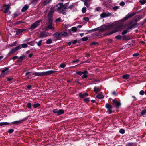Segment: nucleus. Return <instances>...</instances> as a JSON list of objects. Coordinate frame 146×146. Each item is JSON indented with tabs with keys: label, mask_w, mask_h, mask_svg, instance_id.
<instances>
[{
	"label": "nucleus",
	"mask_w": 146,
	"mask_h": 146,
	"mask_svg": "<svg viewBox=\"0 0 146 146\" xmlns=\"http://www.w3.org/2000/svg\"><path fill=\"white\" fill-rule=\"evenodd\" d=\"M128 19H121V20L116 21L113 24L111 27L113 28H117L119 29L120 27H122L124 24V22Z\"/></svg>",
	"instance_id": "obj_1"
},
{
	"label": "nucleus",
	"mask_w": 146,
	"mask_h": 146,
	"mask_svg": "<svg viewBox=\"0 0 146 146\" xmlns=\"http://www.w3.org/2000/svg\"><path fill=\"white\" fill-rule=\"evenodd\" d=\"M129 26L127 28L126 30H125L123 31L122 33V35H125L128 32V30L129 29H132L136 28L137 24L136 23H132V22H129Z\"/></svg>",
	"instance_id": "obj_2"
},
{
	"label": "nucleus",
	"mask_w": 146,
	"mask_h": 146,
	"mask_svg": "<svg viewBox=\"0 0 146 146\" xmlns=\"http://www.w3.org/2000/svg\"><path fill=\"white\" fill-rule=\"evenodd\" d=\"M42 21V20L41 19H40L36 21L31 25L30 27L29 28V29H31V30H34L40 25V23Z\"/></svg>",
	"instance_id": "obj_3"
},
{
	"label": "nucleus",
	"mask_w": 146,
	"mask_h": 146,
	"mask_svg": "<svg viewBox=\"0 0 146 146\" xmlns=\"http://www.w3.org/2000/svg\"><path fill=\"white\" fill-rule=\"evenodd\" d=\"M21 48V46L20 45H19L18 46L13 48H12L9 51V52L8 53V54L7 55V56H8L12 54L15 53L16 51L20 49Z\"/></svg>",
	"instance_id": "obj_4"
},
{
	"label": "nucleus",
	"mask_w": 146,
	"mask_h": 146,
	"mask_svg": "<svg viewBox=\"0 0 146 146\" xmlns=\"http://www.w3.org/2000/svg\"><path fill=\"white\" fill-rule=\"evenodd\" d=\"M53 112L54 113L56 114L58 116H59L64 113V111L63 110H58V109H56L53 110Z\"/></svg>",
	"instance_id": "obj_5"
},
{
	"label": "nucleus",
	"mask_w": 146,
	"mask_h": 146,
	"mask_svg": "<svg viewBox=\"0 0 146 146\" xmlns=\"http://www.w3.org/2000/svg\"><path fill=\"white\" fill-rule=\"evenodd\" d=\"M26 56L25 55H22L18 58V60L16 61L17 64H15V65H20V63L23 60L25 59Z\"/></svg>",
	"instance_id": "obj_6"
},
{
	"label": "nucleus",
	"mask_w": 146,
	"mask_h": 146,
	"mask_svg": "<svg viewBox=\"0 0 146 146\" xmlns=\"http://www.w3.org/2000/svg\"><path fill=\"white\" fill-rule=\"evenodd\" d=\"M54 10H55V7L52 6L50 9V11L48 15V18H52Z\"/></svg>",
	"instance_id": "obj_7"
},
{
	"label": "nucleus",
	"mask_w": 146,
	"mask_h": 146,
	"mask_svg": "<svg viewBox=\"0 0 146 146\" xmlns=\"http://www.w3.org/2000/svg\"><path fill=\"white\" fill-rule=\"evenodd\" d=\"M49 33L48 32L46 31H43L40 33L39 35L38 38H44L47 36Z\"/></svg>",
	"instance_id": "obj_8"
},
{
	"label": "nucleus",
	"mask_w": 146,
	"mask_h": 146,
	"mask_svg": "<svg viewBox=\"0 0 146 146\" xmlns=\"http://www.w3.org/2000/svg\"><path fill=\"white\" fill-rule=\"evenodd\" d=\"M11 4H8L7 5H6L5 4H4L3 6L4 12L5 13L8 12L11 8Z\"/></svg>",
	"instance_id": "obj_9"
},
{
	"label": "nucleus",
	"mask_w": 146,
	"mask_h": 146,
	"mask_svg": "<svg viewBox=\"0 0 146 146\" xmlns=\"http://www.w3.org/2000/svg\"><path fill=\"white\" fill-rule=\"evenodd\" d=\"M113 102L114 105L115 106L117 109H119L121 106V103L115 100H113Z\"/></svg>",
	"instance_id": "obj_10"
},
{
	"label": "nucleus",
	"mask_w": 146,
	"mask_h": 146,
	"mask_svg": "<svg viewBox=\"0 0 146 146\" xmlns=\"http://www.w3.org/2000/svg\"><path fill=\"white\" fill-rule=\"evenodd\" d=\"M105 107L108 111V113L110 114H111L112 113L111 111L112 109V106L108 103H107L106 104Z\"/></svg>",
	"instance_id": "obj_11"
},
{
	"label": "nucleus",
	"mask_w": 146,
	"mask_h": 146,
	"mask_svg": "<svg viewBox=\"0 0 146 146\" xmlns=\"http://www.w3.org/2000/svg\"><path fill=\"white\" fill-rule=\"evenodd\" d=\"M111 13L109 12L103 13L100 14V16L102 18H105L110 16Z\"/></svg>",
	"instance_id": "obj_12"
},
{
	"label": "nucleus",
	"mask_w": 146,
	"mask_h": 146,
	"mask_svg": "<svg viewBox=\"0 0 146 146\" xmlns=\"http://www.w3.org/2000/svg\"><path fill=\"white\" fill-rule=\"evenodd\" d=\"M146 21V19H145L144 21H141L139 23H138L137 24V23L136 22H134L133 21H130V22H132V23H136L137 24V26L136 27H142L143 25V24Z\"/></svg>",
	"instance_id": "obj_13"
},
{
	"label": "nucleus",
	"mask_w": 146,
	"mask_h": 146,
	"mask_svg": "<svg viewBox=\"0 0 146 146\" xmlns=\"http://www.w3.org/2000/svg\"><path fill=\"white\" fill-rule=\"evenodd\" d=\"M52 70L41 72L42 76H46L52 74Z\"/></svg>",
	"instance_id": "obj_14"
},
{
	"label": "nucleus",
	"mask_w": 146,
	"mask_h": 146,
	"mask_svg": "<svg viewBox=\"0 0 146 146\" xmlns=\"http://www.w3.org/2000/svg\"><path fill=\"white\" fill-rule=\"evenodd\" d=\"M29 75L30 76H33L34 77L36 76H42L41 72H34L31 74H30Z\"/></svg>",
	"instance_id": "obj_15"
},
{
	"label": "nucleus",
	"mask_w": 146,
	"mask_h": 146,
	"mask_svg": "<svg viewBox=\"0 0 146 146\" xmlns=\"http://www.w3.org/2000/svg\"><path fill=\"white\" fill-rule=\"evenodd\" d=\"M53 7H55V10H56V8L58 7L57 11H58L60 10L62 7H63V3H59Z\"/></svg>",
	"instance_id": "obj_16"
},
{
	"label": "nucleus",
	"mask_w": 146,
	"mask_h": 146,
	"mask_svg": "<svg viewBox=\"0 0 146 146\" xmlns=\"http://www.w3.org/2000/svg\"><path fill=\"white\" fill-rule=\"evenodd\" d=\"M53 36L55 38H60L61 37L60 32H56L53 34Z\"/></svg>",
	"instance_id": "obj_17"
},
{
	"label": "nucleus",
	"mask_w": 146,
	"mask_h": 146,
	"mask_svg": "<svg viewBox=\"0 0 146 146\" xmlns=\"http://www.w3.org/2000/svg\"><path fill=\"white\" fill-rule=\"evenodd\" d=\"M49 19L50 24L48 25L46 28V30L53 29L54 27L52 25V22L51 21L52 19Z\"/></svg>",
	"instance_id": "obj_18"
},
{
	"label": "nucleus",
	"mask_w": 146,
	"mask_h": 146,
	"mask_svg": "<svg viewBox=\"0 0 146 146\" xmlns=\"http://www.w3.org/2000/svg\"><path fill=\"white\" fill-rule=\"evenodd\" d=\"M84 5L88 8H89L90 4V1L89 0H84Z\"/></svg>",
	"instance_id": "obj_19"
},
{
	"label": "nucleus",
	"mask_w": 146,
	"mask_h": 146,
	"mask_svg": "<svg viewBox=\"0 0 146 146\" xmlns=\"http://www.w3.org/2000/svg\"><path fill=\"white\" fill-rule=\"evenodd\" d=\"M77 30V28L76 27H72L70 29L68 30V32L70 33H72L76 31Z\"/></svg>",
	"instance_id": "obj_20"
},
{
	"label": "nucleus",
	"mask_w": 146,
	"mask_h": 146,
	"mask_svg": "<svg viewBox=\"0 0 146 146\" xmlns=\"http://www.w3.org/2000/svg\"><path fill=\"white\" fill-rule=\"evenodd\" d=\"M97 28H98V31H102L103 30L106 29L107 28V26L104 25L97 27Z\"/></svg>",
	"instance_id": "obj_21"
},
{
	"label": "nucleus",
	"mask_w": 146,
	"mask_h": 146,
	"mask_svg": "<svg viewBox=\"0 0 146 146\" xmlns=\"http://www.w3.org/2000/svg\"><path fill=\"white\" fill-rule=\"evenodd\" d=\"M136 13L135 12H132L130 13H129L123 18H129L134 15Z\"/></svg>",
	"instance_id": "obj_22"
},
{
	"label": "nucleus",
	"mask_w": 146,
	"mask_h": 146,
	"mask_svg": "<svg viewBox=\"0 0 146 146\" xmlns=\"http://www.w3.org/2000/svg\"><path fill=\"white\" fill-rule=\"evenodd\" d=\"M22 123L23 122L21 119V120H19L16 121H14L11 122L10 123H11V124L17 125L18 124H20Z\"/></svg>",
	"instance_id": "obj_23"
},
{
	"label": "nucleus",
	"mask_w": 146,
	"mask_h": 146,
	"mask_svg": "<svg viewBox=\"0 0 146 146\" xmlns=\"http://www.w3.org/2000/svg\"><path fill=\"white\" fill-rule=\"evenodd\" d=\"M88 95V94L86 92H85L83 94L80 93L79 94V96L81 98H84L85 96H87Z\"/></svg>",
	"instance_id": "obj_24"
},
{
	"label": "nucleus",
	"mask_w": 146,
	"mask_h": 146,
	"mask_svg": "<svg viewBox=\"0 0 146 146\" xmlns=\"http://www.w3.org/2000/svg\"><path fill=\"white\" fill-rule=\"evenodd\" d=\"M29 6L27 5H25L21 9V11L22 12H24L27 10L29 8Z\"/></svg>",
	"instance_id": "obj_25"
},
{
	"label": "nucleus",
	"mask_w": 146,
	"mask_h": 146,
	"mask_svg": "<svg viewBox=\"0 0 146 146\" xmlns=\"http://www.w3.org/2000/svg\"><path fill=\"white\" fill-rule=\"evenodd\" d=\"M62 37H66L68 35V33L66 31H62L60 32Z\"/></svg>",
	"instance_id": "obj_26"
},
{
	"label": "nucleus",
	"mask_w": 146,
	"mask_h": 146,
	"mask_svg": "<svg viewBox=\"0 0 146 146\" xmlns=\"http://www.w3.org/2000/svg\"><path fill=\"white\" fill-rule=\"evenodd\" d=\"M9 124L11 125L10 123L7 122H1L0 123V126L7 125Z\"/></svg>",
	"instance_id": "obj_27"
},
{
	"label": "nucleus",
	"mask_w": 146,
	"mask_h": 146,
	"mask_svg": "<svg viewBox=\"0 0 146 146\" xmlns=\"http://www.w3.org/2000/svg\"><path fill=\"white\" fill-rule=\"evenodd\" d=\"M51 1V0H45L43 2V4L44 6H45L49 4L50 3Z\"/></svg>",
	"instance_id": "obj_28"
},
{
	"label": "nucleus",
	"mask_w": 146,
	"mask_h": 146,
	"mask_svg": "<svg viewBox=\"0 0 146 146\" xmlns=\"http://www.w3.org/2000/svg\"><path fill=\"white\" fill-rule=\"evenodd\" d=\"M84 73L83 74V75L82 76V78H86L88 77V75L86 74L88 73V72L87 71L85 70L84 72Z\"/></svg>",
	"instance_id": "obj_29"
},
{
	"label": "nucleus",
	"mask_w": 146,
	"mask_h": 146,
	"mask_svg": "<svg viewBox=\"0 0 146 146\" xmlns=\"http://www.w3.org/2000/svg\"><path fill=\"white\" fill-rule=\"evenodd\" d=\"M30 4H33L34 5H36L40 0H31Z\"/></svg>",
	"instance_id": "obj_30"
},
{
	"label": "nucleus",
	"mask_w": 146,
	"mask_h": 146,
	"mask_svg": "<svg viewBox=\"0 0 146 146\" xmlns=\"http://www.w3.org/2000/svg\"><path fill=\"white\" fill-rule=\"evenodd\" d=\"M94 92L96 93H97L99 91H100V90L99 88L98 87H95L94 88Z\"/></svg>",
	"instance_id": "obj_31"
},
{
	"label": "nucleus",
	"mask_w": 146,
	"mask_h": 146,
	"mask_svg": "<svg viewBox=\"0 0 146 146\" xmlns=\"http://www.w3.org/2000/svg\"><path fill=\"white\" fill-rule=\"evenodd\" d=\"M26 23L25 21L24 20L19 21H16L15 23V25L19 24L21 23Z\"/></svg>",
	"instance_id": "obj_32"
},
{
	"label": "nucleus",
	"mask_w": 146,
	"mask_h": 146,
	"mask_svg": "<svg viewBox=\"0 0 146 146\" xmlns=\"http://www.w3.org/2000/svg\"><path fill=\"white\" fill-rule=\"evenodd\" d=\"M26 30L25 29H19L17 31H16V33L17 34H19L23 32L24 31Z\"/></svg>",
	"instance_id": "obj_33"
},
{
	"label": "nucleus",
	"mask_w": 146,
	"mask_h": 146,
	"mask_svg": "<svg viewBox=\"0 0 146 146\" xmlns=\"http://www.w3.org/2000/svg\"><path fill=\"white\" fill-rule=\"evenodd\" d=\"M130 77V76L128 74H126L122 76V77L124 79H129Z\"/></svg>",
	"instance_id": "obj_34"
},
{
	"label": "nucleus",
	"mask_w": 146,
	"mask_h": 146,
	"mask_svg": "<svg viewBox=\"0 0 146 146\" xmlns=\"http://www.w3.org/2000/svg\"><path fill=\"white\" fill-rule=\"evenodd\" d=\"M69 3V2H68L64 5H63V8L64 9H68V7Z\"/></svg>",
	"instance_id": "obj_35"
},
{
	"label": "nucleus",
	"mask_w": 146,
	"mask_h": 146,
	"mask_svg": "<svg viewBox=\"0 0 146 146\" xmlns=\"http://www.w3.org/2000/svg\"><path fill=\"white\" fill-rule=\"evenodd\" d=\"M96 97L98 99H102L104 98V96L103 95L101 94H98Z\"/></svg>",
	"instance_id": "obj_36"
},
{
	"label": "nucleus",
	"mask_w": 146,
	"mask_h": 146,
	"mask_svg": "<svg viewBox=\"0 0 146 146\" xmlns=\"http://www.w3.org/2000/svg\"><path fill=\"white\" fill-rule=\"evenodd\" d=\"M141 114L142 116H144L146 114V109L143 110L140 113Z\"/></svg>",
	"instance_id": "obj_37"
},
{
	"label": "nucleus",
	"mask_w": 146,
	"mask_h": 146,
	"mask_svg": "<svg viewBox=\"0 0 146 146\" xmlns=\"http://www.w3.org/2000/svg\"><path fill=\"white\" fill-rule=\"evenodd\" d=\"M66 66V65L64 62H63L59 66V67L61 68H64Z\"/></svg>",
	"instance_id": "obj_38"
},
{
	"label": "nucleus",
	"mask_w": 146,
	"mask_h": 146,
	"mask_svg": "<svg viewBox=\"0 0 146 146\" xmlns=\"http://www.w3.org/2000/svg\"><path fill=\"white\" fill-rule=\"evenodd\" d=\"M27 44L31 46H34L35 45V42L34 41H31L28 42Z\"/></svg>",
	"instance_id": "obj_39"
},
{
	"label": "nucleus",
	"mask_w": 146,
	"mask_h": 146,
	"mask_svg": "<svg viewBox=\"0 0 146 146\" xmlns=\"http://www.w3.org/2000/svg\"><path fill=\"white\" fill-rule=\"evenodd\" d=\"M92 82L93 84H96L100 82V80H97L95 79L93 80Z\"/></svg>",
	"instance_id": "obj_40"
},
{
	"label": "nucleus",
	"mask_w": 146,
	"mask_h": 146,
	"mask_svg": "<svg viewBox=\"0 0 146 146\" xmlns=\"http://www.w3.org/2000/svg\"><path fill=\"white\" fill-rule=\"evenodd\" d=\"M40 106V104L39 103H35L34 104L33 106V107L35 108H36L39 107Z\"/></svg>",
	"instance_id": "obj_41"
},
{
	"label": "nucleus",
	"mask_w": 146,
	"mask_h": 146,
	"mask_svg": "<svg viewBox=\"0 0 146 146\" xmlns=\"http://www.w3.org/2000/svg\"><path fill=\"white\" fill-rule=\"evenodd\" d=\"M27 106L28 107V108L30 109V110H32L31 108V103L30 102H28L27 103Z\"/></svg>",
	"instance_id": "obj_42"
},
{
	"label": "nucleus",
	"mask_w": 146,
	"mask_h": 146,
	"mask_svg": "<svg viewBox=\"0 0 146 146\" xmlns=\"http://www.w3.org/2000/svg\"><path fill=\"white\" fill-rule=\"evenodd\" d=\"M117 31V30H113L112 31H111L110 32H109L107 34V35H111L113 34L114 33H115V32H116Z\"/></svg>",
	"instance_id": "obj_43"
},
{
	"label": "nucleus",
	"mask_w": 146,
	"mask_h": 146,
	"mask_svg": "<svg viewBox=\"0 0 146 146\" xmlns=\"http://www.w3.org/2000/svg\"><path fill=\"white\" fill-rule=\"evenodd\" d=\"M52 43V41L50 38L48 39L46 41V43L47 44H50Z\"/></svg>",
	"instance_id": "obj_44"
},
{
	"label": "nucleus",
	"mask_w": 146,
	"mask_h": 146,
	"mask_svg": "<svg viewBox=\"0 0 146 146\" xmlns=\"http://www.w3.org/2000/svg\"><path fill=\"white\" fill-rule=\"evenodd\" d=\"M19 14L17 12H15L12 15V17L13 18H15L17 17Z\"/></svg>",
	"instance_id": "obj_45"
},
{
	"label": "nucleus",
	"mask_w": 146,
	"mask_h": 146,
	"mask_svg": "<svg viewBox=\"0 0 146 146\" xmlns=\"http://www.w3.org/2000/svg\"><path fill=\"white\" fill-rule=\"evenodd\" d=\"M101 9V7L98 6L95 9V11H99Z\"/></svg>",
	"instance_id": "obj_46"
},
{
	"label": "nucleus",
	"mask_w": 146,
	"mask_h": 146,
	"mask_svg": "<svg viewBox=\"0 0 146 146\" xmlns=\"http://www.w3.org/2000/svg\"><path fill=\"white\" fill-rule=\"evenodd\" d=\"M42 40H40L37 43V45L38 47H40L41 46V44L42 43Z\"/></svg>",
	"instance_id": "obj_47"
},
{
	"label": "nucleus",
	"mask_w": 146,
	"mask_h": 146,
	"mask_svg": "<svg viewBox=\"0 0 146 146\" xmlns=\"http://www.w3.org/2000/svg\"><path fill=\"white\" fill-rule=\"evenodd\" d=\"M27 44H22L21 46V48H26L28 47Z\"/></svg>",
	"instance_id": "obj_48"
},
{
	"label": "nucleus",
	"mask_w": 146,
	"mask_h": 146,
	"mask_svg": "<svg viewBox=\"0 0 146 146\" xmlns=\"http://www.w3.org/2000/svg\"><path fill=\"white\" fill-rule=\"evenodd\" d=\"M119 133L121 134H123L125 133V130L123 129H121L119 130Z\"/></svg>",
	"instance_id": "obj_49"
},
{
	"label": "nucleus",
	"mask_w": 146,
	"mask_h": 146,
	"mask_svg": "<svg viewBox=\"0 0 146 146\" xmlns=\"http://www.w3.org/2000/svg\"><path fill=\"white\" fill-rule=\"evenodd\" d=\"M84 73V72H81V71H78L77 72H76V73L80 76H81Z\"/></svg>",
	"instance_id": "obj_50"
},
{
	"label": "nucleus",
	"mask_w": 146,
	"mask_h": 146,
	"mask_svg": "<svg viewBox=\"0 0 146 146\" xmlns=\"http://www.w3.org/2000/svg\"><path fill=\"white\" fill-rule=\"evenodd\" d=\"M98 44V43L97 42H92L90 44V46H91L92 45H95L97 44Z\"/></svg>",
	"instance_id": "obj_51"
},
{
	"label": "nucleus",
	"mask_w": 146,
	"mask_h": 146,
	"mask_svg": "<svg viewBox=\"0 0 146 146\" xmlns=\"http://www.w3.org/2000/svg\"><path fill=\"white\" fill-rule=\"evenodd\" d=\"M14 131V130L13 129H11L8 130V132L9 134H11Z\"/></svg>",
	"instance_id": "obj_52"
},
{
	"label": "nucleus",
	"mask_w": 146,
	"mask_h": 146,
	"mask_svg": "<svg viewBox=\"0 0 146 146\" xmlns=\"http://www.w3.org/2000/svg\"><path fill=\"white\" fill-rule=\"evenodd\" d=\"M115 38L118 40H120L122 39V36L121 35H117L115 36Z\"/></svg>",
	"instance_id": "obj_53"
},
{
	"label": "nucleus",
	"mask_w": 146,
	"mask_h": 146,
	"mask_svg": "<svg viewBox=\"0 0 146 146\" xmlns=\"http://www.w3.org/2000/svg\"><path fill=\"white\" fill-rule=\"evenodd\" d=\"M88 39V38L87 37H83L81 39V40L83 41H87Z\"/></svg>",
	"instance_id": "obj_54"
},
{
	"label": "nucleus",
	"mask_w": 146,
	"mask_h": 146,
	"mask_svg": "<svg viewBox=\"0 0 146 146\" xmlns=\"http://www.w3.org/2000/svg\"><path fill=\"white\" fill-rule=\"evenodd\" d=\"M29 116H27L25 118H23V119H21L22 122H23L25 121L26 120H27L28 119V118Z\"/></svg>",
	"instance_id": "obj_55"
},
{
	"label": "nucleus",
	"mask_w": 146,
	"mask_h": 146,
	"mask_svg": "<svg viewBox=\"0 0 146 146\" xmlns=\"http://www.w3.org/2000/svg\"><path fill=\"white\" fill-rule=\"evenodd\" d=\"M82 11L83 13H85L86 11V8L85 7H83L82 9Z\"/></svg>",
	"instance_id": "obj_56"
},
{
	"label": "nucleus",
	"mask_w": 146,
	"mask_h": 146,
	"mask_svg": "<svg viewBox=\"0 0 146 146\" xmlns=\"http://www.w3.org/2000/svg\"><path fill=\"white\" fill-rule=\"evenodd\" d=\"M139 2L142 5H143L145 3V2L144 1V0H140V1H139Z\"/></svg>",
	"instance_id": "obj_57"
},
{
	"label": "nucleus",
	"mask_w": 146,
	"mask_h": 146,
	"mask_svg": "<svg viewBox=\"0 0 146 146\" xmlns=\"http://www.w3.org/2000/svg\"><path fill=\"white\" fill-rule=\"evenodd\" d=\"M18 58V57L17 56H13L11 58L10 60H14Z\"/></svg>",
	"instance_id": "obj_58"
},
{
	"label": "nucleus",
	"mask_w": 146,
	"mask_h": 146,
	"mask_svg": "<svg viewBox=\"0 0 146 146\" xmlns=\"http://www.w3.org/2000/svg\"><path fill=\"white\" fill-rule=\"evenodd\" d=\"M83 31H84L86 32V33L87 34H88V33H92V31L91 30H85Z\"/></svg>",
	"instance_id": "obj_59"
},
{
	"label": "nucleus",
	"mask_w": 146,
	"mask_h": 146,
	"mask_svg": "<svg viewBox=\"0 0 146 146\" xmlns=\"http://www.w3.org/2000/svg\"><path fill=\"white\" fill-rule=\"evenodd\" d=\"M66 9H62V11L61 12V13H62L63 15H66V12L65 11V10Z\"/></svg>",
	"instance_id": "obj_60"
},
{
	"label": "nucleus",
	"mask_w": 146,
	"mask_h": 146,
	"mask_svg": "<svg viewBox=\"0 0 146 146\" xmlns=\"http://www.w3.org/2000/svg\"><path fill=\"white\" fill-rule=\"evenodd\" d=\"M133 145L132 143H129L127 144L126 146H133Z\"/></svg>",
	"instance_id": "obj_61"
},
{
	"label": "nucleus",
	"mask_w": 146,
	"mask_h": 146,
	"mask_svg": "<svg viewBox=\"0 0 146 146\" xmlns=\"http://www.w3.org/2000/svg\"><path fill=\"white\" fill-rule=\"evenodd\" d=\"M84 101L86 102H88L89 101V98H86L84 99Z\"/></svg>",
	"instance_id": "obj_62"
},
{
	"label": "nucleus",
	"mask_w": 146,
	"mask_h": 146,
	"mask_svg": "<svg viewBox=\"0 0 146 146\" xmlns=\"http://www.w3.org/2000/svg\"><path fill=\"white\" fill-rule=\"evenodd\" d=\"M74 3H73L72 5H70L69 6H68V8H69L70 9H72L74 7Z\"/></svg>",
	"instance_id": "obj_63"
},
{
	"label": "nucleus",
	"mask_w": 146,
	"mask_h": 146,
	"mask_svg": "<svg viewBox=\"0 0 146 146\" xmlns=\"http://www.w3.org/2000/svg\"><path fill=\"white\" fill-rule=\"evenodd\" d=\"M138 53H135L133 54V56L134 57H137L139 55Z\"/></svg>",
	"instance_id": "obj_64"
}]
</instances>
